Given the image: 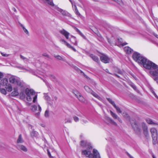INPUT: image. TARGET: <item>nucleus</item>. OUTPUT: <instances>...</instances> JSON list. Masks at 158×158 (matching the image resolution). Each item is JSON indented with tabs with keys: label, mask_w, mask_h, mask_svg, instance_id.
Segmentation results:
<instances>
[{
	"label": "nucleus",
	"mask_w": 158,
	"mask_h": 158,
	"mask_svg": "<svg viewBox=\"0 0 158 158\" xmlns=\"http://www.w3.org/2000/svg\"><path fill=\"white\" fill-rule=\"evenodd\" d=\"M80 144L81 146L87 148L86 149L82 151V155H85L89 158H101L100 154L96 149H93L92 152L91 153V151L93 147L91 143L87 140H81L80 142Z\"/></svg>",
	"instance_id": "1"
},
{
	"label": "nucleus",
	"mask_w": 158,
	"mask_h": 158,
	"mask_svg": "<svg viewBox=\"0 0 158 158\" xmlns=\"http://www.w3.org/2000/svg\"><path fill=\"white\" fill-rule=\"evenodd\" d=\"M0 85L5 88L8 92H10L12 90L11 85L8 83V80L6 78H3L0 81Z\"/></svg>",
	"instance_id": "2"
},
{
	"label": "nucleus",
	"mask_w": 158,
	"mask_h": 158,
	"mask_svg": "<svg viewBox=\"0 0 158 158\" xmlns=\"http://www.w3.org/2000/svg\"><path fill=\"white\" fill-rule=\"evenodd\" d=\"M144 60H143L141 64L143 67L148 69H153V68L155 66L156 64L151 61L148 60L146 58H145Z\"/></svg>",
	"instance_id": "3"
},
{
	"label": "nucleus",
	"mask_w": 158,
	"mask_h": 158,
	"mask_svg": "<svg viewBox=\"0 0 158 158\" xmlns=\"http://www.w3.org/2000/svg\"><path fill=\"white\" fill-rule=\"evenodd\" d=\"M133 60L139 64H141L142 62L145 60V58L139 53L137 52L134 53L132 56Z\"/></svg>",
	"instance_id": "4"
},
{
	"label": "nucleus",
	"mask_w": 158,
	"mask_h": 158,
	"mask_svg": "<svg viewBox=\"0 0 158 158\" xmlns=\"http://www.w3.org/2000/svg\"><path fill=\"white\" fill-rule=\"evenodd\" d=\"M9 79V82L11 83L14 84L21 87L23 86V83L19 79L16 78L14 76L10 77Z\"/></svg>",
	"instance_id": "5"
},
{
	"label": "nucleus",
	"mask_w": 158,
	"mask_h": 158,
	"mask_svg": "<svg viewBox=\"0 0 158 158\" xmlns=\"http://www.w3.org/2000/svg\"><path fill=\"white\" fill-rule=\"evenodd\" d=\"M150 132L152 139V143L153 144H157V130L154 127H152L150 129Z\"/></svg>",
	"instance_id": "6"
},
{
	"label": "nucleus",
	"mask_w": 158,
	"mask_h": 158,
	"mask_svg": "<svg viewBox=\"0 0 158 158\" xmlns=\"http://www.w3.org/2000/svg\"><path fill=\"white\" fill-rule=\"evenodd\" d=\"M35 92L34 90L28 88L25 90V93L26 95V100L27 101H30L31 100V96L34 95Z\"/></svg>",
	"instance_id": "7"
},
{
	"label": "nucleus",
	"mask_w": 158,
	"mask_h": 158,
	"mask_svg": "<svg viewBox=\"0 0 158 158\" xmlns=\"http://www.w3.org/2000/svg\"><path fill=\"white\" fill-rule=\"evenodd\" d=\"M123 115L124 117L130 120V121L131 124L132 126L135 130H137L139 129L138 125L135 120L133 119H129V115L127 113H123Z\"/></svg>",
	"instance_id": "8"
},
{
	"label": "nucleus",
	"mask_w": 158,
	"mask_h": 158,
	"mask_svg": "<svg viewBox=\"0 0 158 158\" xmlns=\"http://www.w3.org/2000/svg\"><path fill=\"white\" fill-rule=\"evenodd\" d=\"M84 89L88 93H90L94 97L97 98L100 100H101L102 99L97 94L94 92L92 89L88 86L85 85L84 87Z\"/></svg>",
	"instance_id": "9"
},
{
	"label": "nucleus",
	"mask_w": 158,
	"mask_h": 158,
	"mask_svg": "<svg viewBox=\"0 0 158 158\" xmlns=\"http://www.w3.org/2000/svg\"><path fill=\"white\" fill-rule=\"evenodd\" d=\"M73 93L80 101L84 103L85 102V99L79 92L76 90H73Z\"/></svg>",
	"instance_id": "10"
},
{
	"label": "nucleus",
	"mask_w": 158,
	"mask_h": 158,
	"mask_svg": "<svg viewBox=\"0 0 158 158\" xmlns=\"http://www.w3.org/2000/svg\"><path fill=\"white\" fill-rule=\"evenodd\" d=\"M101 60L105 63H108L110 62V59L106 55L102 54L100 56Z\"/></svg>",
	"instance_id": "11"
},
{
	"label": "nucleus",
	"mask_w": 158,
	"mask_h": 158,
	"mask_svg": "<svg viewBox=\"0 0 158 158\" xmlns=\"http://www.w3.org/2000/svg\"><path fill=\"white\" fill-rule=\"evenodd\" d=\"M37 107H38V111L39 112L36 113L35 115L38 116L40 114V112L41 111V107L39 104L37 105H34L32 106H31V109L33 111H35L37 110Z\"/></svg>",
	"instance_id": "12"
},
{
	"label": "nucleus",
	"mask_w": 158,
	"mask_h": 158,
	"mask_svg": "<svg viewBox=\"0 0 158 158\" xmlns=\"http://www.w3.org/2000/svg\"><path fill=\"white\" fill-rule=\"evenodd\" d=\"M153 70H151L150 71V74L155 77H158V65L155 64V66L153 68Z\"/></svg>",
	"instance_id": "13"
},
{
	"label": "nucleus",
	"mask_w": 158,
	"mask_h": 158,
	"mask_svg": "<svg viewBox=\"0 0 158 158\" xmlns=\"http://www.w3.org/2000/svg\"><path fill=\"white\" fill-rule=\"evenodd\" d=\"M142 126L145 135L147 137L149 135V132L148 130V127L146 123H142Z\"/></svg>",
	"instance_id": "14"
},
{
	"label": "nucleus",
	"mask_w": 158,
	"mask_h": 158,
	"mask_svg": "<svg viewBox=\"0 0 158 158\" xmlns=\"http://www.w3.org/2000/svg\"><path fill=\"white\" fill-rule=\"evenodd\" d=\"M60 42L62 44H64L67 46L68 48H70L74 51L76 52V49L72 46L70 44L67 43L65 40L63 39H61L60 40Z\"/></svg>",
	"instance_id": "15"
},
{
	"label": "nucleus",
	"mask_w": 158,
	"mask_h": 158,
	"mask_svg": "<svg viewBox=\"0 0 158 158\" xmlns=\"http://www.w3.org/2000/svg\"><path fill=\"white\" fill-rule=\"evenodd\" d=\"M60 42L62 44H64L67 46L68 48H70L74 51L76 52V49L72 46L70 44L67 43L65 40L63 39H61L60 40Z\"/></svg>",
	"instance_id": "16"
},
{
	"label": "nucleus",
	"mask_w": 158,
	"mask_h": 158,
	"mask_svg": "<svg viewBox=\"0 0 158 158\" xmlns=\"http://www.w3.org/2000/svg\"><path fill=\"white\" fill-rule=\"evenodd\" d=\"M56 9L57 11L60 13L61 14L64 16L68 17H71V15L69 13L65 10H64L58 7Z\"/></svg>",
	"instance_id": "17"
},
{
	"label": "nucleus",
	"mask_w": 158,
	"mask_h": 158,
	"mask_svg": "<svg viewBox=\"0 0 158 158\" xmlns=\"http://www.w3.org/2000/svg\"><path fill=\"white\" fill-rule=\"evenodd\" d=\"M105 119L108 124H110L115 126H118L116 122L110 117H105Z\"/></svg>",
	"instance_id": "18"
},
{
	"label": "nucleus",
	"mask_w": 158,
	"mask_h": 158,
	"mask_svg": "<svg viewBox=\"0 0 158 158\" xmlns=\"http://www.w3.org/2000/svg\"><path fill=\"white\" fill-rule=\"evenodd\" d=\"M59 32L61 34L64 36L67 40L69 39V35L70 33L64 29L61 30L59 31Z\"/></svg>",
	"instance_id": "19"
},
{
	"label": "nucleus",
	"mask_w": 158,
	"mask_h": 158,
	"mask_svg": "<svg viewBox=\"0 0 158 158\" xmlns=\"http://www.w3.org/2000/svg\"><path fill=\"white\" fill-rule=\"evenodd\" d=\"M111 115L114 119H117L120 123H122L121 119L115 113L113 112L111 110H110Z\"/></svg>",
	"instance_id": "20"
},
{
	"label": "nucleus",
	"mask_w": 158,
	"mask_h": 158,
	"mask_svg": "<svg viewBox=\"0 0 158 158\" xmlns=\"http://www.w3.org/2000/svg\"><path fill=\"white\" fill-rule=\"evenodd\" d=\"M17 148L19 150L22 151L24 152H27V149L26 147L22 144L18 145Z\"/></svg>",
	"instance_id": "21"
},
{
	"label": "nucleus",
	"mask_w": 158,
	"mask_h": 158,
	"mask_svg": "<svg viewBox=\"0 0 158 158\" xmlns=\"http://www.w3.org/2000/svg\"><path fill=\"white\" fill-rule=\"evenodd\" d=\"M19 94L17 88H15L14 89L13 91L11 93V95L12 96L15 97L18 96Z\"/></svg>",
	"instance_id": "22"
},
{
	"label": "nucleus",
	"mask_w": 158,
	"mask_h": 158,
	"mask_svg": "<svg viewBox=\"0 0 158 158\" xmlns=\"http://www.w3.org/2000/svg\"><path fill=\"white\" fill-rule=\"evenodd\" d=\"M31 100L30 101H28V102H31L32 101L33 99L32 102L34 103H36L37 102V94H36L35 93V94L34 95H32L31 97Z\"/></svg>",
	"instance_id": "23"
},
{
	"label": "nucleus",
	"mask_w": 158,
	"mask_h": 158,
	"mask_svg": "<svg viewBox=\"0 0 158 158\" xmlns=\"http://www.w3.org/2000/svg\"><path fill=\"white\" fill-rule=\"evenodd\" d=\"M147 122L149 124L154 125H158V123L153 122L152 119L147 118L146 120Z\"/></svg>",
	"instance_id": "24"
},
{
	"label": "nucleus",
	"mask_w": 158,
	"mask_h": 158,
	"mask_svg": "<svg viewBox=\"0 0 158 158\" xmlns=\"http://www.w3.org/2000/svg\"><path fill=\"white\" fill-rule=\"evenodd\" d=\"M17 142L18 143H22L24 142V140L21 134L19 135L17 140Z\"/></svg>",
	"instance_id": "25"
},
{
	"label": "nucleus",
	"mask_w": 158,
	"mask_h": 158,
	"mask_svg": "<svg viewBox=\"0 0 158 158\" xmlns=\"http://www.w3.org/2000/svg\"><path fill=\"white\" fill-rule=\"evenodd\" d=\"M124 50L128 54L131 53L132 51V50L128 47H125L124 48Z\"/></svg>",
	"instance_id": "26"
},
{
	"label": "nucleus",
	"mask_w": 158,
	"mask_h": 158,
	"mask_svg": "<svg viewBox=\"0 0 158 158\" xmlns=\"http://www.w3.org/2000/svg\"><path fill=\"white\" fill-rule=\"evenodd\" d=\"M31 135L32 137H37L39 135V133L37 131L33 130L31 133Z\"/></svg>",
	"instance_id": "27"
},
{
	"label": "nucleus",
	"mask_w": 158,
	"mask_h": 158,
	"mask_svg": "<svg viewBox=\"0 0 158 158\" xmlns=\"http://www.w3.org/2000/svg\"><path fill=\"white\" fill-rule=\"evenodd\" d=\"M90 57L94 61L98 62L99 60V59L98 57L93 54H91L90 55Z\"/></svg>",
	"instance_id": "28"
},
{
	"label": "nucleus",
	"mask_w": 158,
	"mask_h": 158,
	"mask_svg": "<svg viewBox=\"0 0 158 158\" xmlns=\"http://www.w3.org/2000/svg\"><path fill=\"white\" fill-rule=\"evenodd\" d=\"M54 56L58 60L65 61V60L59 55H54Z\"/></svg>",
	"instance_id": "29"
},
{
	"label": "nucleus",
	"mask_w": 158,
	"mask_h": 158,
	"mask_svg": "<svg viewBox=\"0 0 158 158\" xmlns=\"http://www.w3.org/2000/svg\"><path fill=\"white\" fill-rule=\"evenodd\" d=\"M44 2L52 6H54V5L53 2L52 0H44Z\"/></svg>",
	"instance_id": "30"
},
{
	"label": "nucleus",
	"mask_w": 158,
	"mask_h": 158,
	"mask_svg": "<svg viewBox=\"0 0 158 158\" xmlns=\"http://www.w3.org/2000/svg\"><path fill=\"white\" fill-rule=\"evenodd\" d=\"M75 29L76 31L79 33V34L81 35L82 37L84 38H85V35L81 32V31L77 28L75 27Z\"/></svg>",
	"instance_id": "31"
},
{
	"label": "nucleus",
	"mask_w": 158,
	"mask_h": 158,
	"mask_svg": "<svg viewBox=\"0 0 158 158\" xmlns=\"http://www.w3.org/2000/svg\"><path fill=\"white\" fill-rule=\"evenodd\" d=\"M20 26L22 28L24 32L27 35H29V33L28 30L23 26L22 24H21Z\"/></svg>",
	"instance_id": "32"
},
{
	"label": "nucleus",
	"mask_w": 158,
	"mask_h": 158,
	"mask_svg": "<svg viewBox=\"0 0 158 158\" xmlns=\"http://www.w3.org/2000/svg\"><path fill=\"white\" fill-rule=\"evenodd\" d=\"M74 9H75V12L76 14L78 16H80L81 14L79 12L78 9L77 8V6L75 5H74Z\"/></svg>",
	"instance_id": "33"
},
{
	"label": "nucleus",
	"mask_w": 158,
	"mask_h": 158,
	"mask_svg": "<svg viewBox=\"0 0 158 158\" xmlns=\"http://www.w3.org/2000/svg\"><path fill=\"white\" fill-rule=\"evenodd\" d=\"M107 100L114 107L116 105L114 102L110 98H107Z\"/></svg>",
	"instance_id": "34"
},
{
	"label": "nucleus",
	"mask_w": 158,
	"mask_h": 158,
	"mask_svg": "<svg viewBox=\"0 0 158 158\" xmlns=\"http://www.w3.org/2000/svg\"><path fill=\"white\" fill-rule=\"evenodd\" d=\"M114 107L116 109L117 112L118 113H122V111L118 107V106H117L116 105H115L114 106Z\"/></svg>",
	"instance_id": "35"
},
{
	"label": "nucleus",
	"mask_w": 158,
	"mask_h": 158,
	"mask_svg": "<svg viewBox=\"0 0 158 158\" xmlns=\"http://www.w3.org/2000/svg\"><path fill=\"white\" fill-rule=\"evenodd\" d=\"M0 92L5 95H6V91L4 89L0 88Z\"/></svg>",
	"instance_id": "36"
},
{
	"label": "nucleus",
	"mask_w": 158,
	"mask_h": 158,
	"mask_svg": "<svg viewBox=\"0 0 158 158\" xmlns=\"http://www.w3.org/2000/svg\"><path fill=\"white\" fill-rule=\"evenodd\" d=\"M72 37L73 38V39L75 41L74 42H73V44L77 46V41L76 37L74 36H72Z\"/></svg>",
	"instance_id": "37"
},
{
	"label": "nucleus",
	"mask_w": 158,
	"mask_h": 158,
	"mask_svg": "<svg viewBox=\"0 0 158 158\" xmlns=\"http://www.w3.org/2000/svg\"><path fill=\"white\" fill-rule=\"evenodd\" d=\"M115 2H117L120 5H122L123 4V3L121 0H113Z\"/></svg>",
	"instance_id": "38"
},
{
	"label": "nucleus",
	"mask_w": 158,
	"mask_h": 158,
	"mask_svg": "<svg viewBox=\"0 0 158 158\" xmlns=\"http://www.w3.org/2000/svg\"><path fill=\"white\" fill-rule=\"evenodd\" d=\"M20 57L22 59L24 60V61H28V59H27V58L24 57V56H23L22 55H20Z\"/></svg>",
	"instance_id": "39"
},
{
	"label": "nucleus",
	"mask_w": 158,
	"mask_h": 158,
	"mask_svg": "<svg viewBox=\"0 0 158 158\" xmlns=\"http://www.w3.org/2000/svg\"><path fill=\"white\" fill-rule=\"evenodd\" d=\"M49 115V112L48 110H46L45 111L44 115L46 117H48Z\"/></svg>",
	"instance_id": "40"
},
{
	"label": "nucleus",
	"mask_w": 158,
	"mask_h": 158,
	"mask_svg": "<svg viewBox=\"0 0 158 158\" xmlns=\"http://www.w3.org/2000/svg\"><path fill=\"white\" fill-rule=\"evenodd\" d=\"M47 152H48V155L49 157L50 158H54L53 157V156H51V153H50L49 150L47 149Z\"/></svg>",
	"instance_id": "41"
},
{
	"label": "nucleus",
	"mask_w": 158,
	"mask_h": 158,
	"mask_svg": "<svg viewBox=\"0 0 158 158\" xmlns=\"http://www.w3.org/2000/svg\"><path fill=\"white\" fill-rule=\"evenodd\" d=\"M73 119L76 122H78L79 121V118H78L76 116L73 117Z\"/></svg>",
	"instance_id": "42"
},
{
	"label": "nucleus",
	"mask_w": 158,
	"mask_h": 158,
	"mask_svg": "<svg viewBox=\"0 0 158 158\" xmlns=\"http://www.w3.org/2000/svg\"><path fill=\"white\" fill-rule=\"evenodd\" d=\"M118 41H119L121 43V44L122 45V46H124V45H125L126 44H125V43H123L122 44V39H118Z\"/></svg>",
	"instance_id": "43"
},
{
	"label": "nucleus",
	"mask_w": 158,
	"mask_h": 158,
	"mask_svg": "<svg viewBox=\"0 0 158 158\" xmlns=\"http://www.w3.org/2000/svg\"><path fill=\"white\" fill-rule=\"evenodd\" d=\"M1 54L3 56L6 57L8 56L9 55L8 54H5L2 52H1Z\"/></svg>",
	"instance_id": "44"
},
{
	"label": "nucleus",
	"mask_w": 158,
	"mask_h": 158,
	"mask_svg": "<svg viewBox=\"0 0 158 158\" xmlns=\"http://www.w3.org/2000/svg\"><path fill=\"white\" fill-rule=\"evenodd\" d=\"M3 77V73L2 72H0V80Z\"/></svg>",
	"instance_id": "45"
},
{
	"label": "nucleus",
	"mask_w": 158,
	"mask_h": 158,
	"mask_svg": "<svg viewBox=\"0 0 158 158\" xmlns=\"http://www.w3.org/2000/svg\"><path fill=\"white\" fill-rule=\"evenodd\" d=\"M20 95L21 97H22L23 98H24L25 97V95L23 94H20Z\"/></svg>",
	"instance_id": "46"
},
{
	"label": "nucleus",
	"mask_w": 158,
	"mask_h": 158,
	"mask_svg": "<svg viewBox=\"0 0 158 158\" xmlns=\"http://www.w3.org/2000/svg\"><path fill=\"white\" fill-rule=\"evenodd\" d=\"M43 56H46V57H49V55L48 54H47L46 53H44V54H43Z\"/></svg>",
	"instance_id": "47"
},
{
	"label": "nucleus",
	"mask_w": 158,
	"mask_h": 158,
	"mask_svg": "<svg viewBox=\"0 0 158 158\" xmlns=\"http://www.w3.org/2000/svg\"><path fill=\"white\" fill-rule=\"evenodd\" d=\"M118 73L121 74H123V72L121 70H118Z\"/></svg>",
	"instance_id": "48"
},
{
	"label": "nucleus",
	"mask_w": 158,
	"mask_h": 158,
	"mask_svg": "<svg viewBox=\"0 0 158 158\" xmlns=\"http://www.w3.org/2000/svg\"><path fill=\"white\" fill-rule=\"evenodd\" d=\"M152 93L155 96V97L158 98V97H157L156 95V94L155 93V92L153 91H152Z\"/></svg>",
	"instance_id": "49"
},
{
	"label": "nucleus",
	"mask_w": 158,
	"mask_h": 158,
	"mask_svg": "<svg viewBox=\"0 0 158 158\" xmlns=\"http://www.w3.org/2000/svg\"><path fill=\"white\" fill-rule=\"evenodd\" d=\"M45 99L47 100H50V98L48 96H45Z\"/></svg>",
	"instance_id": "50"
},
{
	"label": "nucleus",
	"mask_w": 158,
	"mask_h": 158,
	"mask_svg": "<svg viewBox=\"0 0 158 158\" xmlns=\"http://www.w3.org/2000/svg\"><path fill=\"white\" fill-rule=\"evenodd\" d=\"M131 86L133 87V88L134 89H136V86L134 85H131Z\"/></svg>",
	"instance_id": "51"
},
{
	"label": "nucleus",
	"mask_w": 158,
	"mask_h": 158,
	"mask_svg": "<svg viewBox=\"0 0 158 158\" xmlns=\"http://www.w3.org/2000/svg\"><path fill=\"white\" fill-rule=\"evenodd\" d=\"M107 40L108 42L110 44H111L112 42L108 38L107 39Z\"/></svg>",
	"instance_id": "52"
},
{
	"label": "nucleus",
	"mask_w": 158,
	"mask_h": 158,
	"mask_svg": "<svg viewBox=\"0 0 158 158\" xmlns=\"http://www.w3.org/2000/svg\"><path fill=\"white\" fill-rule=\"evenodd\" d=\"M83 121L85 123H86L88 122V121L87 120H83Z\"/></svg>",
	"instance_id": "53"
},
{
	"label": "nucleus",
	"mask_w": 158,
	"mask_h": 158,
	"mask_svg": "<svg viewBox=\"0 0 158 158\" xmlns=\"http://www.w3.org/2000/svg\"><path fill=\"white\" fill-rule=\"evenodd\" d=\"M128 156L130 157V158H134L133 156H132L131 155L128 154Z\"/></svg>",
	"instance_id": "54"
},
{
	"label": "nucleus",
	"mask_w": 158,
	"mask_h": 158,
	"mask_svg": "<svg viewBox=\"0 0 158 158\" xmlns=\"http://www.w3.org/2000/svg\"><path fill=\"white\" fill-rule=\"evenodd\" d=\"M154 80L155 81H157L158 80V76L156 77L154 79Z\"/></svg>",
	"instance_id": "55"
},
{
	"label": "nucleus",
	"mask_w": 158,
	"mask_h": 158,
	"mask_svg": "<svg viewBox=\"0 0 158 158\" xmlns=\"http://www.w3.org/2000/svg\"><path fill=\"white\" fill-rule=\"evenodd\" d=\"M69 1L71 2L72 5V7H73V2H72V0H69Z\"/></svg>",
	"instance_id": "56"
},
{
	"label": "nucleus",
	"mask_w": 158,
	"mask_h": 158,
	"mask_svg": "<svg viewBox=\"0 0 158 158\" xmlns=\"http://www.w3.org/2000/svg\"><path fill=\"white\" fill-rule=\"evenodd\" d=\"M105 71L107 73H110L109 72V70L108 69H106L105 70Z\"/></svg>",
	"instance_id": "57"
},
{
	"label": "nucleus",
	"mask_w": 158,
	"mask_h": 158,
	"mask_svg": "<svg viewBox=\"0 0 158 158\" xmlns=\"http://www.w3.org/2000/svg\"><path fill=\"white\" fill-rule=\"evenodd\" d=\"M154 35L157 38H158V35L155 34H154Z\"/></svg>",
	"instance_id": "58"
},
{
	"label": "nucleus",
	"mask_w": 158,
	"mask_h": 158,
	"mask_svg": "<svg viewBox=\"0 0 158 158\" xmlns=\"http://www.w3.org/2000/svg\"><path fill=\"white\" fill-rule=\"evenodd\" d=\"M40 125H41V126L42 127H45V125H44V124H40Z\"/></svg>",
	"instance_id": "59"
},
{
	"label": "nucleus",
	"mask_w": 158,
	"mask_h": 158,
	"mask_svg": "<svg viewBox=\"0 0 158 158\" xmlns=\"http://www.w3.org/2000/svg\"><path fill=\"white\" fill-rule=\"evenodd\" d=\"M152 157L153 158H156V157L154 155L152 156Z\"/></svg>",
	"instance_id": "60"
},
{
	"label": "nucleus",
	"mask_w": 158,
	"mask_h": 158,
	"mask_svg": "<svg viewBox=\"0 0 158 158\" xmlns=\"http://www.w3.org/2000/svg\"><path fill=\"white\" fill-rule=\"evenodd\" d=\"M115 75L118 77H119L116 74H115Z\"/></svg>",
	"instance_id": "61"
},
{
	"label": "nucleus",
	"mask_w": 158,
	"mask_h": 158,
	"mask_svg": "<svg viewBox=\"0 0 158 158\" xmlns=\"http://www.w3.org/2000/svg\"><path fill=\"white\" fill-rule=\"evenodd\" d=\"M93 0L94 1H98V0Z\"/></svg>",
	"instance_id": "62"
},
{
	"label": "nucleus",
	"mask_w": 158,
	"mask_h": 158,
	"mask_svg": "<svg viewBox=\"0 0 158 158\" xmlns=\"http://www.w3.org/2000/svg\"><path fill=\"white\" fill-rule=\"evenodd\" d=\"M157 143L158 144V141H157Z\"/></svg>",
	"instance_id": "63"
},
{
	"label": "nucleus",
	"mask_w": 158,
	"mask_h": 158,
	"mask_svg": "<svg viewBox=\"0 0 158 158\" xmlns=\"http://www.w3.org/2000/svg\"><path fill=\"white\" fill-rule=\"evenodd\" d=\"M14 9L15 11L16 10L15 8H14Z\"/></svg>",
	"instance_id": "64"
}]
</instances>
